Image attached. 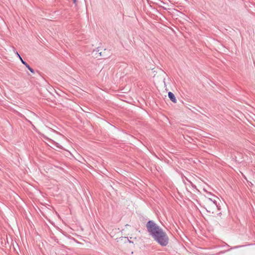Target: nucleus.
Wrapping results in <instances>:
<instances>
[{
	"mask_svg": "<svg viewBox=\"0 0 255 255\" xmlns=\"http://www.w3.org/2000/svg\"><path fill=\"white\" fill-rule=\"evenodd\" d=\"M147 231L154 240L162 247L166 246L169 238L165 232L153 221H149L146 225Z\"/></svg>",
	"mask_w": 255,
	"mask_h": 255,
	"instance_id": "1",
	"label": "nucleus"
},
{
	"mask_svg": "<svg viewBox=\"0 0 255 255\" xmlns=\"http://www.w3.org/2000/svg\"><path fill=\"white\" fill-rule=\"evenodd\" d=\"M205 208L209 212L213 213L214 210L217 207L216 201L215 199L211 198H207L205 201Z\"/></svg>",
	"mask_w": 255,
	"mask_h": 255,
	"instance_id": "2",
	"label": "nucleus"
},
{
	"mask_svg": "<svg viewBox=\"0 0 255 255\" xmlns=\"http://www.w3.org/2000/svg\"><path fill=\"white\" fill-rule=\"evenodd\" d=\"M135 231V229L132 227H131L130 226L128 225H127L125 228L124 229H123V231L125 233H128V231H131L132 232H133Z\"/></svg>",
	"mask_w": 255,
	"mask_h": 255,
	"instance_id": "3",
	"label": "nucleus"
},
{
	"mask_svg": "<svg viewBox=\"0 0 255 255\" xmlns=\"http://www.w3.org/2000/svg\"><path fill=\"white\" fill-rule=\"evenodd\" d=\"M168 95L169 98H170V99L171 100V101L172 102H173L174 103H176V99L175 98V97L174 95L172 92H168Z\"/></svg>",
	"mask_w": 255,
	"mask_h": 255,
	"instance_id": "4",
	"label": "nucleus"
},
{
	"mask_svg": "<svg viewBox=\"0 0 255 255\" xmlns=\"http://www.w3.org/2000/svg\"><path fill=\"white\" fill-rule=\"evenodd\" d=\"M22 64H24L31 73H34V70L29 66L27 63H26L25 61H22Z\"/></svg>",
	"mask_w": 255,
	"mask_h": 255,
	"instance_id": "5",
	"label": "nucleus"
},
{
	"mask_svg": "<svg viewBox=\"0 0 255 255\" xmlns=\"http://www.w3.org/2000/svg\"><path fill=\"white\" fill-rule=\"evenodd\" d=\"M16 55H17V56L19 57V58L20 59V60H21V62L22 63V61H24L23 60V59H22V58L20 57V56L19 55V54L17 52H16Z\"/></svg>",
	"mask_w": 255,
	"mask_h": 255,
	"instance_id": "6",
	"label": "nucleus"
},
{
	"mask_svg": "<svg viewBox=\"0 0 255 255\" xmlns=\"http://www.w3.org/2000/svg\"><path fill=\"white\" fill-rule=\"evenodd\" d=\"M76 0H73V2H74V3H76Z\"/></svg>",
	"mask_w": 255,
	"mask_h": 255,
	"instance_id": "7",
	"label": "nucleus"
},
{
	"mask_svg": "<svg viewBox=\"0 0 255 255\" xmlns=\"http://www.w3.org/2000/svg\"><path fill=\"white\" fill-rule=\"evenodd\" d=\"M128 235H132V234H130V233H128Z\"/></svg>",
	"mask_w": 255,
	"mask_h": 255,
	"instance_id": "8",
	"label": "nucleus"
}]
</instances>
